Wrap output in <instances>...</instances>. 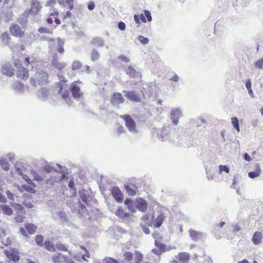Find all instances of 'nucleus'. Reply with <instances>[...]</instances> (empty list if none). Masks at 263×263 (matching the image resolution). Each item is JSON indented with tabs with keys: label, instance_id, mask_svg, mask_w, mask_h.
Here are the masks:
<instances>
[{
	"label": "nucleus",
	"instance_id": "obj_45",
	"mask_svg": "<svg viewBox=\"0 0 263 263\" xmlns=\"http://www.w3.org/2000/svg\"><path fill=\"white\" fill-rule=\"evenodd\" d=\"M55 248L61 251H67V248L66 246L61 243H57L55 245Z\"/></svg>",
	"mask_w": 263,
	"mask_h": 263
},
{
	"label": "nucleus",
	"instance_id": "obj_36",
	"mask_svg": "<svg viewBox=\"0 0 263 263\" xmlns=\"http://www.w3.org/2000/svg\"><path fill=\"white\" fill-rule=\"evenodd\" d=\"M37 62V59L33 56H29L26 57L24 59V62L26 65L27 66L29 64L32 63H35Z\"/></svg>",
	"mask_w": 263,
	"mask_h": 263
},
{
	"label": "nucleus",
	"instance_id": "obj_6",
	"mask_svg": "<svg viewBox=\"0 0 263 263\" xmlns=\"http://www.w3.org/2000/svg\"><path fill=\"white\" fill-rule=\"evenodd\" d=\"M121 118L124 120L125 124L128 130L132 132L137 133L136 124L134 120L129 115L121 116Z\"/></svg>",
	"mask_w": 263,
	"mask_h": 263
},
{
	"label": "nucleus",
	"instance_id": "obj_3",
	"mask_svg": "<svg viewBox=\"0 0 263 263\" xmlns=\"http://www.w3.org/2000/svg\"><path fill=\"white\" fill-rule=\"evenodd\" d=\"M49 75L47 72L41 71L36 73L35 79L31 78L30 79V83L33 86H36L37 83L40 86H43L47 84L49 82Z\"/></svg>",
	"mask_w": 263,
	"mask_h": 263
},
{
	"label": "nucleus",
	"instance_id": "obj_26",
	"mask_svg": "<svg viewBox=\"0 0 263 263\" xmlns=\"http://www.w3.org/2000/svg\"><path fill=\"white\" fill-rule=\"evenodd\" d=\"M59 4L63 7L68 6V9L71 10L73 8V0H58Z\"/></svg>",
	"mask_w": 263,
	"mask_h": 263
},
{
	"label": "nucleus",
	"instance_id": "obj_2",
	"mask_svg": "<svg viewBox=\"0 0 263 263\" xmlns=\"http://www.w3.org/2000/svg\"><path fill=\"white\" fill-rule=\"evenodd\" d=\"M143 259V254L136 251L133 254L132 252L126 251L123 255V263H140Z\"/></svg>",
	"mask_w": 263,
	"mask_h": 263
},
{
	"label": "nucleus",
	"instance_id": "obj_20",
	"mask_svg": "<svg viewBox=\"0 0 263 263\" xmlns=\"http://www.w3.org/2000/svg\"><path fill=\"white\" fill-rule=\"evenodd\" d=\"M59 15V13L57 11H54L53 12H51L49 14V17H48L46 19V22L49 24H51L53 23V20L51 16H53L55 17L54 19V22L57 25H60L61 24L60 20L57 18L58 16Z\"/></svg>",
	"mask_w": 263,
	"mask_h": 263
},
{
	"label": "nucleus",
	"instance_id": "obj_11",
	"mask_svg": "<svg viewBox=\"0 0 263 263\" xmlns=\"http://www.w3.org/2000/svg\"><path fill=\"white\" fill-rule=\"evenodd\" d=\"M190 260V255L186 252H180L176 256V259L172 263H188Z\"/></svg>",
	"mask_w": 263,
	"mask_h": 263
},
{
	"label": "nucleus",
	"instance_id": "obj_18",
	"mask_svg": "<svg viewBox=\"0 0 263 263\" xmlns=\"http://www.w3.org/2000/svg\"><path fill=\"white\" fill-rule=\"evenodd\" d=\"M1 71L3 74L8 77H12L14 74V70L10 64H6L3 65L2 67Z\"/></svg>",
	"mask_w": 263,
	"mask_h": 263
},
{
	"label": "nucleus",
	"instance_id": "obj_50",
	"mask_svg": "<svg viewBox=\"0 0 263 263\" xmlns=\"http://www.w3.org/2000/svg\"><path fill=\"white\" fill-rule=\"evenodd\" d=\"M44 170L45 171L47 172V173H50L55 170V168L53 166H50L49 165H46L44 167Z\"/></svg>",
	"mask_w": 263,
	"mask_h": 263
},
{
	"label": "nucleus",
	"instance_id": "obj_23",
	"mask_svg": "<svg viewBox=\"0 0 263 263\" xmlns=\"http://www.w3.org/2000/svg\"><path fill=\"white\" fill-rule=\"evenodd\" d=\"M115 214L119 218L122 219L126 218L129 217L130 215V213L125 212L124 209L121 206L118 208L117 211L115 212Z\"/></svg>",
	"mask_w": 263,
	"mask_h": 263
},
{
	"label": "nucleus",
	"instance_id": "obj_48",
	"mask_svg": "<svg viewBox=\"0 0 263 263\" xmlns=\"http://www.w3.org/2000/svg\"><path fill=\"white\" fill-rule=\"evenodd\" d=\"M86 212V206L82 204H80L79 209L78 212L80 214L83 215Z\"/></svg>",
	"mask_w": 263,
	"mask_h": 263
},
{
	"label": "nucleus",
	"instance_id": "obj_37",
	"mask_svg": "<svg viewBox=\"0 0 263 263\" xmlns=\"http://www.w3.org/2000/svg\"><path fill=\"white\" fill-rule=\"evenodd\" d=\"M90 56L91 61H96L99 59L100 54L96 49H93L91 52Z\"/></svg>",
	"mask_w": 263,
	"mask_h": 263
},
{
	"label": "nucleus",
	"instance_id": "obj_58",
	"mask_svg": "<svg viewBox=\"0 0 263 263\" xmlns=\"http://www.w3.org/2000/svg\"><path fill=\"white\" fill-rule=\"evenodd\" d=\"M95 3L93 2H90L89 3H88V9L89 10H92L94 8H95Z\"/></svg>",
	"mask_w": 263,
	"mask_h": 263
},
{
	"label": "nucleus",
	"instance_id": "obj_40",
	"mask_svg": "<svg viewBox=\"0 0 263 263\" xmlns=\"http://www.w3.org/2000/svg\"><path fill=\"white\" fill-rule=\"evenodd\" d=\"M82 67L81 63L79 61H74L72 64L71 68L72 70L80 69Z\"/></svg>",
	"mask_w": 263,
	"mask_h": 263
},
{
	"label": "nucleus",
	"instance_id": "obj_22",
	"mask_svg": "<svg viewBox=\"0 0 263 263\" xmlns=\"http://www.w3.org/2000/svg\"><path fill=\"white\" fill-rule=\"evenodd\" d=\"M144 224L151 227L153 225L154 222V217L151 215H146L141 218Z\"/></svg>",
	"mask_w": 263,
	"mask_h": 263
},
{
	"label": "nucleus",
	"instance_id": "obj_34",
	"mask_svg": "<svg viewBox=\"0 0 263 263\" xmlns=\"http://www.w3.org/2000/svg\"><path fill=\"white\" fill-rule=\"evenodd\" d=\"M1 209L5 215L10 216L13 214V210L8 205H3Z\"/></svg>",
	"mask_w": 263,
	"mask_h": 263
},
{
	"label": "nucleus",
	"instance_id": "obj_12",
	"mask_svg": "<svg viewBox=\"0 0 263 263\" xmlns=\"http://www.w3.org/2000/svg\"><path fill=\"white\" fill-rule=\"evenodd\" d=\"M124 97L120 92H114L110 97V102L115 106H118L124 103Z\"/></svg>",
	"mask_w": 263,
	"mask_h": 263
},
{
	"label": "nucleus",
	"instance_id": "obj_39",
	"mask_svg": "<svg viewBox=\"0 0 263 263\" xmlns=\"http://www.w3.org/2000/svg\"><path fill=\"white\" fill-rule=\"evenodd\" d=\"M231 122L233 124V127L237 130V132H239L240 128L239 126L238 120L237 117H232L231 118Z\"/></svg>",
	"mask_w": 263,
	"mask_h": 263
},
{
	"label": "nucleus",
	"instance_id": "obj_56",
	"mask_svg": "<svg viewBox=\"0 0 263 263\" xmlns=\"http://www.w3.org/2000/svg\"><path fill=\"white\" fill-rule=\"evenodd\" d=\"M24 217L22 216H17L15 217V221L18 223L23 222L24 221Z\"/></svg>",
	"mask_w": 263,
	"mask_h": 263
},
{
	"label": "nucleus",
	"instance_id": "obj_61",
	"mask_svg": "<svg viewBox=\"0 0 263 263\" xmlns=\"http://www.w3.org/2000/svg\"><path fill=\"white\" fill-rule=\"evenodd\" d=\"M125 131L124 127L122 125H120L117 128V132L119 134H121L124 133Z\"/></svg>",
	"mask_w": 263,
	"mask_h": 263
},
{
	"label": "nucleus",
	"instance_id": "obj_15",
	"mask_svg": "<svg viewBox=\"0 0 263 263\" xmlns=\"http://www.w3.org/2000/svg\"><path fill=\"white\" fill-rule=\"evenodd\" d=\"M125 97L132 102H141V98L135 91H125Z\"/></svg>",
	"mask_w": 263,
	"mask_h": 263
},
{
	"label": "nucleus",
	"instance_id": "obj_30",
	"mask_svg": "<svg viewBox=\"0 0 263 263\" xmlns=\"http://www.w3.org/2000/svg\"><path fill=\"white\" fill-rule=\"evenodd\" d=\"M64 258V255L62 253H58L53 255L51 259L54 263H62Z\"/></svg>",
	"mask_w": 263,
	"mask_h": 263
},
{
	"label": "nucleus",
	"instance_id": "obj_55",
	"mask_svg": "<svg viewBox=\"0 0 263 263\" xmlns=\"http://www.w3.org/2000/svg\"><path fill=\"white\" fill-rule=\"evenodd\" d=\"M40 91L42 95L44 97H47L49 93L48 90L45 88H41Z\"/></svg>",
	"mask_w": 263,
	"mask_h": 263
},
{
	"label": "nucleus",
	"instance_id": "obj_27",
	"mask_svg": "<svg viewBox=\"0 0 263 263\" xmlns=\"http://www.w3.org/2000/svg\"><path fill=\"white\" fill-rule=\"evenodd\" d=\"M165 219V216L163 214H161L157 216L155 221L154 222L153 225L155 228H159L162 224Z\"/></svg>",
	"mask_w": 263,
	"mask_h": 263
},
{
	"label": "nucleus",
	"instance_id": "obj_51",
	"mask_svg": "<svg viewBox=\"0 0 263 263\" xmlns=\"http://www.w3.org/2000/svg\"><path fill=\"white\" fill-rule=\"evenodd\" d=\"M38 31L41 33H50L51 32L46 28L45 27H40L38 29Z\"/></svg>",
	"mask_w": 263,
	"mask_h": 263
},
{
	"label": "nucleus",
	"instance_id": "obj_52",
	"mask_svg": "<svg viewBox=\"0 0 263 263\" xmlns=\"http://www.w3.org/2000/svg\"><path fill=\"white\" fill-rule=\"evenodd\" d=\"M223 171L226 172L227 173H229V167L228 166H226V165H220L219 166V172H220V173H221Z\"/></svg>",
	"mask_w": 263,
	"mask_h": 263
},
{
	"label": "nucleus",
	"instance_id": "obj_43",
	"mask_svg": "<svg viewBox=\"0 0 263 263\" xmlns=\"http://www.w3.org/2000/svg\"><path fill=\"white\" fill-rule=\"evenodd\" d=\"M24 87V85L20 82H16L13 84V88L16 90H22Z\"/></svg>",
	"mask_w": 263,
	"mask_h": 263
},
{
	"label": "nucleus",
	"instance_id": "obj_60",
	"mask_svg": "<svg viewBox=\"0 0 263 263\" xmlns=\"http://www.w3.org/2000/svg\"><path fill=\"white\" fill-rule=\"evenodd\" d=\"M72 16V13L70 11H68L66 12V13L63 16V19L65 20L67 18H70Z\"/></svg>",
	"mask_w": 263,
	"mask_h": 263
},
{
	"label": "nucleus",
	"instance_id": "obj_46",
	"mask_svg": "<svg viewBox=\"0 0 263 263\" xmlns=\"http://www.w3.org/2000/svg\"><path fill=\"white\" fill-rule=\"evenodd\" d=\"M255 66L258 69H263V58L257 60L255 63Z\"/></svg>",
	"mask_w": 263,
	"mask_h": 263
},
{
	"label": "nucleus",
	"instance_id": "obj_42",
	"mask_svg": "<svg viewBox=\"0 0 263 263\" xmlns=\"http://www.w3.org/2000/svg\"><path fill=\"white\" fill-rule=\"evenodd\" d=\"M0 165L5 170L7 171L9 168V164L4 159L0 160Z\"/></svg>",
	"mask_w": 263,
	"mask_h": 263
},
{
	"label": "nucleus",
	"instance_id": "obj_32",
	"mask_svg": "<svg viewBox=\"0 0 263 263\" xmlns=\"http://www.w3.org/2000/svg\"><path fill=\"white\" fill-rule=\"evenodd\" d=\"M125 72L127 74L129 75L130 77L135 78L138 74V72L132 66H129L125 70Z\"/></svg>",
	"mask_w": 263,
	"mask_h": 263
},
{
	"label": "nucleus",
	"instance_id": "obj_47",
	"mask_svg": "<svg viewBox=\"0 0 263 263\" xmlns=\"http://www.w3.org/2000/svg\"><path fill=\"white\" fill-rule=\"evenodd\" d=\"M138 39L140 41V42L143 44H147L149 42L148 39L142 35H139L138 36Z\"/></svg>",
	"mask_w": 263,
	"mask_h": 263
},
{
	"label": "nucleus",
	"instance_id": "obj_21",
	"mask_svg": "<svg viewBox=\"0 0 263 263\" xmlns=\"http://www.w3.org/2000/svg\"><path fill=\"white\" fill-rule=\"evenodd\" d=\"M181 112L179 109H173L171 111V118L173 123L177 125L178 123V119L181 117Z\"/></svg>",
	"mask_w": 263,
	"mask_h": 263
},
{
	"label": "nucleus",
	"instance_id": "obj_14",
	"mask_svg": "<svg viewBox=\"0 0 263 263\" xmlns=\"http://www.w3.org/2000/svg\"><path fill=\"white\" fill-rule=\"evenodd\" d=\"M42 6L37 0H32L31 1V8L29 13L32 15L37 14L41 10Z\"/></svg>",
	"mask_w": 263,
	"mask_h": 263
},
{
	"label": "nucleus",
	"instance_id": "obj_29",
	"mask_svg": "<svg viewBox=\"0 0 263 263\" xmlns=\"http://www.w3.org/2000/svg\"><path fill=\"white\" fill-rule=\"evenodd\" d=\"M124 203L126 205L128 209L132 213L136 211L135 204L132 199H126L125 200Z\"/></svg>",
	"mask_w": 263,
	"mask_h": 263
},
{
	"label": "nucleus",
	"instance_id": "obj_44",
	"mask_svg": "<svg viewBox=\"0 0 263 263\" xmlns=\"http://www.w3.org/2000/svg\"><path fill=\"white\" fill-rule=\"evenodd\" d=\"M152 236L155 239V240L162 241L163 240V237L161 234L158 232H155L153 233Z\"/></svg>",
	"mask_w": 263,
	"mask_h": 263
},
{
	"label": "nucleus",
	"instance_id": "obj_53",
	"mask_svg": "<svg viewBox=\"0 0 263 263\" xmlns=\"http://www.w3.org/2000/svg\"><path fill=\"white\" fill-rule=\"evenodd\" d=\"M144 15L146 17L147 21L148 22H151L152 20L151 12L148 10H144Z\"/></svg>",
	"mask_w": 263,
	"mask_h": 263
},
{
	"label": "nucleus",
	"instance_id": "obj_59",
	"mask_svg": "<svg viewBox=\"0 0 263 263\" xmlns=\"http://www.w3.org/2000/svg\"><path fill=\"white\" fill-rule=\"evenodd\" d=\"M141 227L142 228L143 231L145 234H149L150 233V230L147 227L142 226V224L141 225Z\"/></svg>",
	"mask_w": 263,
	"mask_h": 263
},
{
	"label": "nucleus",
	"instance_id": "obj_63",
	"mask_svg": "<svg viewBox=\"0 0 263 263\" xmlns=\"http://www.w3.org/2000/svg\"><path fill=\"white\" fill-rule=\"evenodd\" d=\"M66 263H76L71 259L68 258V256H65L64 259Z\"/></svg>",
	"mask_w": 263,
	"mask_h": 263
},
{
	"label": "nucleus",
	"instance_id": "obj_8",
	"mask_svg": "<svg viewBox=\"0 0 263 263\" xmlns=\"http://www.w3.org/2000/svg\"><path fill=\"white\" fill-rule=\"evenodd\" d=\"M110 193L113 198L117 202L121 203L123 202L124 195L118 187L113 186L110 190Z\"/></svg>",
	"mask_w": 263,
	"mask_h": 263
},
{
	"label": "nucleus",
	"instance_id": "obj_25",
	"mask_svg": "<svg viewBox=\"0 0 263 263\" xmlns=\"http://www.w3.org/2000/svg\"><path fill=\"white\" fill-rule=\"evenodd\" d=\"M262 239V235L260 232H256L254 233L252 240L254 245H258L261 243Z\"/></svg>",
	"mask_w": 263,
	"mask_h": 263
},
{
	"label": "nucleus",
	"instance_id": "obj_17",
	"mask_svg": "<svg viewBox=\"0 0 263 263\" xmlns=\"http://www.w3.org/2000/svg\"><path fill=\"white\" fill-rule=\"evenodd\" d=\"M189 233L191 238L194 241L202 239L203 236L202 232L197 231L193 229L189 230Z\"/></svg>",
	"mask_w": 263,
	"mask_h": 263
},
{
	"label": "nucleus",
	"instance_id": "obj_28",
	"mask_svg": "<svg viewBox=\"0 0 263 263\" xmlns=\"http://www.w3.org/2000/svg\"><path fill=\"white\" fill-rule=\"evenodd\" d=\"M91 44L97 47H102L104 45V42L101 37H95L92 39Z\"/></svg>",
	"mask_w": 263,
	"mask_h": 263
},
{
	"label": "nucleus",
	"instance_id": "obj_4",
	"mask_svg": "<svg viewBox=\"0 0 263 263\" xmlns=\"http://www.w3.org/2000/svg\"><path fill=\"white\" fill-rule=\"evenodd\" d=\"M26 26H20L18 25L13 23L9 27L10 34L16 38H23L25 35Z\"/></svg>",
	"mask_w": 263,
	"mask_h": 263
},
{
	"label": "nucleus",
	"instance_id": "obj_9",
	"mask_svg": "<svg viewBox=\"0 0 263 263\" xmlns=\"http://www.w3.org/2000/svg\"><path fill=\"white\" fill-rule=\"evenodd\" d=\"M159 240H155V246L156 248L152 249V252L157 255H160L162 253L166 251V245Z\"/></svg>",
	"mask_w": 263,
	"mask_h": 263
},
{
	"label": "nucleus",
	"instance_id": "obj_62",
	"mask_svg": "<svg viewBox=\"0 0 263 263\" xmlns=\"http://www.w3.org/2000/svg\"><path fill=\"white\" fill-rule=\"evenodd\" d=\"M246 86L248 90L251 88V82L250 79L247 80Z\"/></svg>",
	"mask_w": 263,
	"mask_h": 263
},
{
	"label": "nucleus",
	"instance_id": "obj_54",
	"mask_svg": "<svg viewBox=\"0 0 263 263\" xmlns=\"http://www.w3.org/2000/svg\"><path fill=\"white\" fill-rule=\"evenodd\" d=\"M56 3V0H48L45 5L46 6L53 7Z\"/></svg>",
	"mask_w": 263,
	"mask_h": 263
},
{
	"label": "nucleus",
	"instance_id": "obj_16",
	"mask_svg": "<svg viewBox=\"0 0 263 263\" xmlns=\"http://www.w3.org/2000/svg\"><path fill=\"white\" fill-rule=\"evenodd\" d=\"M124 188L127 194L132 196H135L138 191V187L135 184L126 183L124 184Z\"/></svg>",
	"mask_w": 263,
	"mask_h": 263
},
{
	"label": "nucleus",
	"instance_id": "obj_10",
	"mask_svg": "<svg viewBox=\"0 0 263 263\" xmlns=\"http://www.w3.org/2000/svg\"><path fill=\"white\" fill-rule=\"evenodd\" d=\"M37 228L32 223H28L25 225V227H21L20 232L24 236H28L27 232L29 234H33L36 232Z\"/></svg>",
	"mask_w": 263,
	"mask_h": 263
},
{
	"label": "nucleus",
	"instance_id": "obj_24",
	"mask_svg": "<svg viewBox=\"0 0 263 263\" xmlns=\"http://www.w3.org/2000/svg\"><path fill=\"white\" fill-rule=\"evenodd\" d=\"M255 169L254 171L250 172L248 174V176L251 178L258 177L261 174V168L258 164H255Z\"/></svg>",
	"mask_w": 263,
	"mask_h": 263
},
{
	"label": "nucleus",
	"instance_id": "obj_35",
	"mask_svg": "<svg viewBox=\"0 0 263 263\" xmlns=\"http://www.w3.org/2000/svg\"><path fill=\"white\" fill-rule=\"evenodd\" d=\"M134 20L135 22L138 24L139 25L140 24V20L143 22L146 23V20L145 16L143 14H141L140 15L135 14L134 15Z\"/></svg>",
	"mask_w": 263,
	"mask_h": 263
},
{
	"label": "nucleus",
	"instance_id": "obj_41",
	"mask_svg": "<svg viewBox=\"0 0 263 263\" xmlns=\"http://www.w3.org/2000/svg\"><path fill=\"white\" fill-rule=\"evenodd\" d=\"M44 238L42 235H37L35 236V241L36 243L39 246H42L43 245Z\"/></svg>",
	"mask_w": 263,
	"mask_h": 263
},
{
	"label": "nucleus",
	"instance_id": "obj_49",
	"mask_svg": "<svg viewBox=\"0 0 263 263\" xmlns=\"http://www.w3.org/2000/svg\"><path fill=\"white\" fill-rule=\"evenodd\" d=\"M104 261L106 263H120L118 260L111 257H107L105 259Z\"/></svg>",
	"mask_w": 263,
	"mask_h": 263
},
{
	"label": "nucleus",
	"instance_id": "obj_31",
	"mask_svg": "<svg viewBox=\"0 0 263 263\" xmlns=\"http://www.w3.org/2000/svg\"><path fill=\"white\" fill-rule=\"evenodd\" d=\"M52 65L55 68L61 70L65 67L66 64L64 62H59L57 58H54L52 60Z\"/></svg>",
	"mask_w": 263,
	"mask_h": 263
},
{
	"label": "nucleus",
	"instance_id": "obj_5",
	"mask_svg": "<svg viewBox=\"0 0 263 263\" xmlns=\"http://www.w3.org/2000/svg\"><path fill=\"white\" fill-rule=\"evenodd\" d=\"M17 62L14 63V66L17 68L15 74L18 79L25 81L27 80L29 77V72L28 68L23 66L17 67Z\"/></svg>",
	"mask_w": 263,
	"mask_h": 263
},
{
	"label": "nucleus",
	"instance_id": "obj_33",
	"mask_svg": "<svg viewBox=\"0 0 263 263\" xmlns=\"http://www.w3.org/2000/svg\"><path fill=\"white\" fill-rule=\"evenodd\" d=\"M44 245L46 250L51 252H55L56 251V248L54 246L52 242L49 240H45Z\"/></svg>",
	"mask_w": 263,
	"mask_h": 263
},
{
	"label": "nucleus",
	"instance_id": "obj_13",
	"mask_svg": "<svg viewBox=\"0 0 263 263\" xmlns=\"http://www.w3.org/2000/svg\"><path fill=\"white\" fill-rule=\"evenodd\" d=\"M4 253L10 260L15 262L20 260V257L19 256V253L17 251L14 250V249H10L9 250H6L4 251Z\"/></svg>",
	"mask_w": 263,
	"mask_h": 263
},
{
	"label": "nucleus",
	"instance_id": "obj_57",
	"mask_svg": "<svg viewBox=\"0 0 263 263\" xmlns=\"http://www.w3.org/2000/svg\"><path fill=\"white\" fill-rule=\"evenodd\" d=\"M118 28L122 31H123L125 29V24L124 23H123L122 22H119L118 24Z\"/></svg>",
	"mask_w": 263,
	"mask_h": 263
},
{
	"label": "nucleus",
	"instance_id": "obj_64",
	"mask_svg": "<svg viewBox=\"0 0 263 263\" xmlns=\"http://www.w3.org/2000/svg\"><path fill=\"white\" fill-rule=\"evenodd\" d=\"M241 230V227L238 224L234 226L233 231L234 232H239Z\"/></svg>",
	"mask_w": 263,
	"mask_h": 263
},
{
	"label": "nucleus",
	"instance_id": "obj_7",
	"mask_svg": "<svg viewBox=\"0 0 263 263\" xmlns=\"http://www.w3.org/2000/svg\"><path fill=\"white\" fill-rule=\"evenodd\" d=\"M79 83H80L78 81H74L71 83L69 87V89L71 92L73 98L76 99L82 97L83 94L79 86L78 85Z\"/></svg>",
	"mask_w": 263,
	"mask_h": 263
},
{
	"label": "nucleus",
	"instance_id": "obj_1",
	"mask_svg": "<svg viewBox=\"0 0 263 263\" xmlns=\"http://www.w3.org/2000/svg\"><path fill=\"white\" fill-rule=\"evenodd\" d=\"M67 81L63 80L56 84L58 94L66 102H70L71 100L70 96Z\"/></svg>",
	"mask_w": 263,
	"mask_h": 263
},
{
	"label": "nucleus",
	"instance_id": "obj_19",
	"mask_svg": "<svg viewBox=\"0 0 263 263\" xmlns=\"http://www.w3.org/2000/svg\"><path fill=\"white\" fill-rule=\"evenodd\" d=\"M137 208L141 211H145L147 209V204L145 200L141 198L136 199Z\"/></svg>",
	"mask_w": 263,
	"mask_h": 263
},
{
	"label": "nucleus",
	"instance_id": "obj_38",
	"mask_svg": "<svg viewBox=\"0 0 263 263\" xmlns=\"http://www.w3.org/2000/svg\"><path fill=\"white\" fill-rule=\"evenodd\" d=\"M10 40H11V37H10V36L7 32H5L2 33V40L3 42H4L6 44H9Z\"/></svg>",
	"mask_w": 263,
	"mask_h": 263
}]
</instances>
